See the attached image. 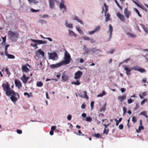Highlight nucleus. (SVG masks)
<instances>
[{
    "mask_svg": "<svg viewBox=\"0 0 148 148\" xmlns=\"http://www.w3.org/2000/svg\"><path fill=\"white\" fill-rule=\"evenodd\" d=\"M83 38L85 40H89L90 38L87 36H83Z\"/></svg>",
    "mask_w": 148,
    "mask_h": 148,
    "instance_id": "obj_54",
    "label": "nucleus"
},
{
    "mask_svg": "<svg viewBox=\"0 0 148 148\" xmlns=\"http://www.w3.org/2000/svg\"><path fill=\"white\" fill-rule=\"evenodd\" d=\"M123 126L122 124H120L119 126V128L120 130H122L123 128Z\"/></svg>",
    "mask_w": 148,
    "mask_h": 148,
    "instance_id": "obj_64",
    "label": "nucleus"
},
{
    "mask_svg": "<svg viewBox=\"0 0 148 148\" xmlns=\"http://www.w3.org/2000/svg\"><path fill=\"white\" fill-rule=\"evenodd\" d=\"M126 99V95H123L121 96H119L118 97V99L120 101L122 102Z\"/></svg>",
    "mask_w": 148,
    "mask_h": 148,
    "instance_id": "obj_18",
    "label": "nucleus"
},
{
    "mask_svg": "<svg viewBox=\"0 0 148 148\" xmlns=\"http://www.w3.org/2000/svg\"><path fill=\"white\" fill-rule=\"evenodd\" d=\"M56 126H52L51 127V130H52L53 131H54L56 129Z\"/></svg>",
    "mask_w": 148,
    "mask_h": 148,
    "instance_id": "obj_62",
    "label": "nucleus"
},
{
    "mask_svg": "<svg viewBox=\"0 0 148 148\" xmlns=\"http://www.w3.org/2000/svg\"><path fill=\"white\" fill-rule=\"evenodd\" d=\"M31 40L32 41L36 43L38 45L42 44H46L47 43V42L46 41H43V40H36L33 39H31Z\"/></svg>",
    "mask_w": 148,
    "mask_h": 148,
    "instance_id": "obj_10",
    "label": "nucleus"
},
{
    "mask_svg": "<svg viewBox=\"0 0 148 148\" xmlns=\"http://www.w3.org/2000/svg\"><path fill=\"white\" fill-rule=\"evenodd\" d=\"M104 5L105 8V12H107L108 11V6L105 3H104Z\"/></svg>",
    "mask_w": 148,
    "mask_h": 148,
    "instance_id": "obj_46",
    "label": "nucleus"
},
{
    "mask_svg": "<svg viewBox=\"0 0 148 148\" xmlns=\"http://www.w3.org/2000/svg\"><path fill=\"white\" fill-rule=\"evenodd\" d=\"M140 25L142 27L146 34H147L148 33V29L147 27L145 25H143L142 24H140Z\"/></svg>",
    "mask_w": 148,
    "mask_h": 148,
    "instance_id": "obj_22",
    "label": "nucleus"
},
{
    "mask_svg": "<svg viewBox=\"0 0 148 148\" xmlns=\"http://www.w3.org/2000/svg\"><path fill=\"white\" fill-rule=\"evenodd\" d=\"M30 3H37L38 2L36 0H28Z\"/></svg>",
    "mask_w": 148,
    "mask_h": 148,
    "instance_id": "obj_43",
    "label": "nucleus"
},
{
    "mask_svg": "<svg viewBox=\"0 0 148 148\" xmlns=\"http://www.w3.org/2000/svg\"><path fill=\"white\" fill-rule=\"evenodd\" d=\"M109 31L110 33V38L112 36V33L113 31V27L111 25H109Z\"/></svg>",
    "mask_w": 148,
    "mask_h": 148,
    "instance_id": "obj_24",
    "label": "nucleus"
},
{
    "mask_svg": "<svg viewBox=\"0 0 148 148\" xmlns=\"http://www.w3.org/2000/svg\"><path fill=\"white\" fill-rule=\"evenodd\" d=\"M62 78L63 80L65 81H67L69 79L67 75L65 74V72L62 73Z\"/></svg>",
    "mask_w": 148,
    "mask_h": 148,
    "instance_id": "obj_21",
    "label": "nucleus"
},
{
    "mask_svg": "<svg viewBox=\"0 0 148 148\" xmlns=\"http://www.w3.org/2000/svg\"><path fill=\"white\" fill-rule=\"evenodd\" d=\"M71 83L73 84H75L77 85H79L80 84V82L78 80H77L76 82H72Z\"/></svg>",
    "mask_w": 148,
    "mask_h": 148,
    "instance_id": "obj_33",
    "label": "nucleus"
},
{
    "mask_svg": "<svg viewBox=\"0 0 148 148\" xmlns=\"http://www.w3.org/2000/svg\"><path fill=\"white\" fill-rule=\"evenodd\" d=\"M140 67L138 66H134L133 68H132V70L133 69L135 71H138V69Z\"/></svg>",
    "mask_w": 148,
    "mask_h": 148,
    "instance_id": "obj_45",
    "label": "nucleus"
},
{
    "mask_svg": "<svg viewBox=\"0 0 148 148\" xmlns=\"http://www.w3.org/2000/svg\"><path fill=\"white\" fill-rule=\"evenodd\" d=\"M134 10L136 13H137L139 17H141L142 16V15L141 14H140V13L137 9L136 8H135L134 9Z\"/></svg>",
    "mask_w": 148,
    "mask_h": 148,
    "instance_id": "obj_40",
    "label": "nucleus"
},
{
    "mask_svg": "<svg viewBox=\"0 0 148 148\" xmlns=\"http://www.w3.org/2000/svg\"><path fill=\"white\" fill-rule=\"evenodd\" d=\"M71 57L69 53L66 51L65 53L64 56V60L61 62L62 63V64H69L70 62Z\"/></svg>",
    "mask_w": 148,
    "mask_h": 148,
    "instance_id": "obj_3",
    "label": "nucleus"
},
{
    "mask_svg": "<svg viewBox=\"0 0 148 148\" xmlns=\"http://www.w3.org/2000/svg\"><path fill=\"white\" fill-rule=\"evenodd\" d=\"M123 114H124L127 112V109L125 107H123Z\"/></svg>",
    "mask_w": 148,
    "mask_h": 148,
    "instance_id": "obj_55",
    "label": "nucleus"
},
{
    "mask_svg": "<svg viewBox=\"0 0 148 148\" xmlns=\"http://www.w3.org/2000/svg\"><path fill=\"white\" fill-rule=\"evenodd\" d=\"M5 71L6 72V74L9 75L10 74V71H9L8 70V68H5Z\"/></svg>",
    "mask_w": 148,
    "mask_h": 148,
    "instance_id": "obj_58",
    "label": "nucleus"
},
{
    "mask_svg": "<svg viewBox=\"0 0 148 148\" xmlns=\"http://www.w3.org/2000/svg\"><path fill=\"white\" fill-rule=\"evenodd\" d=\"M132 1L138 6L140 7L141 9H143V10H144L145 11V12H146V11L147 10V9L146 8H144L143 6H142V5H140L139 3H137L134 0H133Z\"/></svg>",
    "mask_w": 148,
    "mask_h": 148,
    "instance_id": "obj_19",
    "label": "nucleus"
},
{
    "mask_svg": "<svg viewBox=\"0 0 148 148\" xmlns=\"http://www.w3.org/2000/svg\"><path fill=\"white\" fill-rule=\"evenodd\" d=\"M62 65V63L60 62L55 64H51L50 65V67L51 68L53 69L55 68L59 67Z\"/></svg>",
    "mask_w": 148,
    "mask_h": 148,
    "instance_id": "obj_11",
    "label": "nucleus"
},
{
    "mask_svg": "<svg viewBox=\"0 0 148 148\" xmlns=\"http://www.w3.org/2000/svg\"><path fill=\"white\" fill-rule=\"evenodd\" d=\"M124 70L126 71V74L128 75H129L131 74L130 71L132 70V68L130 69L128 68L125 67L124 68Z\"/></svg>",
    "mask_w": 148,
    "mask_h": 148,
    "instance_id": "obj_23",
    "label": "nucleus"
},
{
    "mask_svg": "<svg viewBox=\"0 0 148 148\" xmlns=\"http://www.w3.org/2000/svg\"><path fill=\"white\" fill-rule=\"evenodd\" d=\"M71 117H72V116H71V115L70 114H69L68 116L67 117V119L68 120L70 121L71 119Z\"/></svg>",
    "mask_w": 148,
    "mask_h": 148,
    "instance_id": "obj_60",
    "label": "nucleus"
},
{
    "mask_svg": "<svg viewBox=\"0 0 148 148\" xmlns=\"http://www.w3.org/2000/svg\"><path fill=\"white\" fill-rule=\"evenodd\" d=\"M78 133L79 134L76 133L75 132H74L77 135H78L79 136H87V135H85L84 134H83L80 130H79L78 131Z\"/></svg>",
    "mask_w": 148,
    "mask_h": 148,
    "instance_id": "obj_35",
    "label": "nucleus"
},
{
    "mask_svg": "<svg viewBox=\"0 0 148 148\" xmlns=\"http://www.w3.org/2000/svg\"><path fill=\"white\" fill-rule=\"evenodd\" d=\"M82 75V72L80 71H78L76 72L75 74L74 78L76 79H78L80 78Z\"/></svg>",
    "mask_w": 148,
    "mask_h": 148,
    "instance_id": "obj_8",
    "label": "nucleus"
},
{
    "mask_svg": "<svg viewBox=\"0 0 148 148\" xmlns=\"http://www.w3.org/2000/svg\"><path fill=\"white\" fill-rule=\"evenodd\" d=\"M10 46V45H7L5 46V54L7 53H8V52L7 51V49L8 47Z\"/></svg>",
    "mask_w": 148,
    "mask_h": 148,
    "instance_id": "obj_49",
    "label": "nucleus"
},
{
    "mask_svg": "<svg viewBox=\"0 0 148 148\" xmlns=\"http://www.w3.org/2000/svg\"><path fill=\"white\" fill-rule=\"evenodd\" d=\"M27 66L30 67V66L28 64H27L22 66V69L23 72L28 73L29 71L30 70L27 67Z\"/></svg>",
    "mask_w": 148,
    "mask_h": 148,
    "instance_id": "obj_7",
    "label": "nucleus"
},
{
    "mask_svg": "<svg viewBox=\"0 0 148 148\" xmlns=\"http://www.w3.org/2000/svg\"><path fill=\"white\" fill-rule=\"evenodd\" d=\"M43 83H42L41 82H38L36 83V85L38 87H41L43 86Z\"/></svg>",
    "mask_w": 148,
    "mask_h": 148,
    "instance_id": "obj_36",
    "label": "nucleus"
},
{
    "mask_svg": "<svg viewBox=\"0 0 148 148\" xmlns=\"http://www.w3.org/2000/svg\"><path fill=\"white\" fill-rule=\"evenodd\" d=\"M116 15L121 21L123 22L125 21V16L124 15L121 14L119 12L116 13Z\"/></svg>",
    "mask_w": 148,
    "mask_h": 148,
    "instance_id": "obj_6",
    "label": "nucleus"
},
{
    "mask_svg": "<svg viewBox=\"0 0 148 148\" xmlns=\"http://www.w3.org/2000/svg\"><path fill=\"white\" fill-rule=\"evenodd\" d=\"M14 81L15 86L16 87H17L19 88L22 87L21 83L19 80L15 79Z\"/></svg>",
    "mask_w": 148,
    "mask_h": 148,
    "instance_id": "obj_14",
    "label": "nucleus"
},
{
    "mask_svg": "<svg viewBox=\"0 0 148 148\" xmlns=\"http://www.w3.org/2000/svg\"><path fill=\"white\" fill-rule=\"evenodd\" d=\"M2 87L4 91L5 92V94L7 96H9L11 95V94L14 93L15 92L13 90H10L8 82H7L6 84H3Z\"/></svg>",
    "mask_w": 148,
    "mask_h": 148,
    "instance_id": "obj_1",
    "label": "nucleus"
},
{
    "mask_svg": "<svg viewBox=\"0 0 148 148\" xmlns=\"http://www.w3.org/2000/svg\"><path fill=\"white\" fill-rule=\"evenodd\" d=\"M147 101V98L144 99L141 102V105H143L145 102Z\"/></svg>",
    "mask_w": 148,
    "mask_h": 148,
    "instance_id": "obj_48",
    "label": "nucleus"
},
{
    "mask_svg": "<svg viewBox=\"0 0 148 148\" xmlns=\"http://www.w3.org/2000/svg\"><path fill=\"white\" fill-rule=\"evenodd\" d=\"M36 55H41L42 57L44 56L45 53L44 52L42 51L40 49H39L36 53Z\"/></svg>",
    "mask_w": 148,
    "mask_h": 148,
    "instance_id": "obj_17",
    "label": "nucleus"
},
{
    "mask_svg": "<svg viewBox=\"0 0 148 148\" xmlns=\"http://www.w3.org/2000/svg\"><path fill=\"white\" fill-rule=\"evenodd\" d=\"M141 73H143L146 71L144 69L140 67L138 69V71Z\"/></svg>",
    "mask_w": 148,
    "mask_h": 148,
    "instance_id": "obj_41",
    "label": "nucleus"
},
{
    "mask_svg": "<svg viewBox=\"0 0 148 148\" xmlns=\"http://www.w3.org/2000/svg\"><path fill=\"white\" fill-rule=\"evenodd\" d=\"M85 120L87 121L90 122L92 121V119L90 117H86Z\"/></svg>",
    "mask_w": 148,
    "mask_h": 148,
    "instance_id": "obj_47",
    "label": "nucleus"
},
{
    "mask_svg": "<svg viewBox=\"0 0 148 148\" xmlns=\"http://www.w3.org/2000/svg\"><path fill=\"white\" fill-rule=\"evenodd\" d=\"M133 102V101L131 98L127 99V102L129 104H130Z\"/></svg>",
    "mask_w": 148,
    "mask_h": 148,
    "instance_id": "obj_57",
    "label": "nucleus"
},
{
    "mask_svg": "<svg viewBox=\"0 0 148 148\" xmlns=\"http://www.w3.org/2000/svg\"><path fill=\"white\" fill-rule=\"evenodd\" d=\"M72 19L73 20H76L78 22L80 23L81 24L83 25V23L82 22V21L79 20L77 17V16H73L72 17Z\"/></svg>",
    "mask_w": 148,
    "mask_h": 148,
    "instance_id": "obj_20",
    "label": "nucleus"
},
{
    "mask_svg": "<svg viewBox=\"0 0 148 148\" xmlns=\"http://www.w3.org/2000/svg\"><path fill=\"white\" fill-rule=\"evenodd\" d=\"M29 78V77H26L25 75L24 74L21 78V79L23 83H26Z\"/></svg>",
    "mask_w": 148,
    "mask_h": 148,
    "instance_id": "obj_15",
    "label": "nucleus"
},
{
    "mask_svg": "<svg viewBox=\"0 0 148 148\" xmlns=\"http://www.w3.org/2000/svg\"><path fill=\"white\" fill-rule=\"evenodd\" d=\"M8 35L9 37L13 41H16V39L18 38V32L10 30L8 32Z\"/></svg>",
    "mask_w": 148,
    "mask_h": 148,
    "instance_id": "obj_2",
    "label": "nucleus"
},
{
    "mask_svg": "<svg viewBox=\"0 0 148 148\" xmlns=\"http://www.w3.org/2000/svg\"><path fill=\"white\" fill-rule=\"evenodd\" d=\"M93 136L96 137L97 138H99L101 137V135L99 134H95L92 135Z\"/></svg>",
    "mask_w": 148,
    "mask_h": 148,
    "instance_id": "obj_38",
    "label": "nucleus"
},
{
    "mask_svg": "<svg viewBox=\"0 0 148 148\" xmlns=\"http://www.w3.org/2000/svg\"><path fill=\"white\" fill-rule=\"evenodd\" d=\"M109 131V129L108 128L107 129L106 128V127H105V128L103 131V133L104 134H107Z\"/></svg>",
    "mask_w": 148,
    "mask_h": 148,
    "instance_id": "obj_39",
    "label": "nucleus"
},
{
    "mask_svg": "<svg viewBox=\"0 0 148 148\" xmlns=\"http://www.w3.org/2000/svg\"><path fill=\"white\" fill-rule=\"evenodd\" d=\"M90 51L93 53H94L97 51H100L98 49H97L96 48H92L90 49Z\"/></svg>",
    "mask_w": 148,
    "mask_h": 148,
    "instance_id": "obj_37",
    "label": "nucleus"
},
{
    "mask_svg": "<svg viewBox=\"0 0 148 148\" xmlns=\"http://www.w3.org/2000/svg\"><path fill=\"white\" fill-rule=\"evenodd\" d=\"M31 11L32 12H37L39 11V10H35L33 8H31Z\"/></svg>",
    "mask_w": 148,
    "mask_h": 148,
    "instance_id": "obj_56",
    "label": "nucleus"
},
{
    "mask_svg": "<svg viewBox=\"0 0 148 148\" xmlns=\"http://www.w3.org/2000/svg\"><path fill=\"white\" fill-rule=\"evenodd\" d=\"M132 121L133 122V123H136L137 121L136 118L135 116L132 117Z\"/></svg>",
    "mask_w": 148,
    "mask_h": 148,
    "instance_id": "obj_50",
    "label": "nucleus"
},
{
    "mask_svg": "<svg viewBox=\"0 0 148 148\" xmlns=\"http://www.w3.org/2000/svg\"><path fill=\"white\" fill-rule=\"evenodd\" d=\"M5 55L7 56L8 58L10 59H14L15 58V56L9 54L8 53L5 54Z\"/></svg>",
    "mask_w": 148,
    "mask_h": 148,
    "instance_id": "obj_27",
    "label": "nucleus"
},
{
    "mask_svg": "<svg viewBox=\"0 0 148 148\" xmlns=\"http://www.w3.org/2000/svg\"><path fill=\"white\" fill-rule=\"evenodd\" d=\"M139 105L138 104L136 103V106L134 108V110H136L139 108Z\"/></svg>",
    "mask_w": 148,
    "mask_h": 148,
    "instance_id": "obj_52",
    "label": "nucleus"
},
{
    "mask_svg": "<svg viewBox=\"0 0 148 148\" xmlns=\"http://www.w3.org/2000/svg\"><path fill=\"white\" fill-rule=\"evenodd\" d=\"M89 40H90V42L92 43H93L95 42V41L93 38H90Z\"/></svg>",
    "mask_w": 148,
    "mask_h": 148,
    "instance_id": "obj_59",
    "label": "nucleus"
},
{
    "mask_svg": "<svg viewBox=\"0 0 148 148\" xmlns=\"http://www.w3.org/2000/svg\"><path fill=\"white\" fill-rule=\"evenodd\" d=\"M66 26L70 28H72L73 27L72 24L70 23H68V24L66 25Z\"/></svg>",
    "mask_w": 148,
    "mask_h": 148,
    "instance_id": "obj_53",
    "label": "nucleus"
},
{
    "mask_svg": "<svg viewBox=\"0 0 148 148\" xmlns=\"http://www.w3.org/2000/svg\"><path fill=\"white\" fill-rule=\"evenodd\" d=\"M69 35L74 36L75 37H76L77 36V35L73 31L70 29L69 30Z\"/></svg>",
    "mask_w": 148,
    "mask_h": 148,
    "instance_id": "obj_26",
    "label": "nucleus"
},
{
    "mask_svg": "<svg viewBox=\"0 0 148 148\" xmlns=\"http://www.w3.org/2000/svg\"><path fill=\"white\" fill-rule=\"evenodd\" d=\"M127 34L129 35L132 38H135L136 37V35L132 33H127Z\"/></svg>",
    "mask_w": 148,
    "mask_h": 148,
    "instance_id": "obj_34",
    "label": "nucleus"
},
{
    "mask_svg": "<svg viewBox=\"0 0 148 148\" xmlns=\"http://www.w3.org/2000/svg\"><path fill=\"white\" fill-rule=\"evenodd\" d=\"M16 132L18 134H21L22 133V131L19 130V129H17L16 130Z\"/></svg>",
    "mask_w": 148,
    "mask_h": 148,
    "instance_id": "obj_63",
    "label": "nucleus"
},
{
    "mask_svg": "<svg viewBox=\"0 0 148 148\" xmlns=\"http://www.w3.org/2000/svg\"><path fill=\"white\" fill-rule=\"evenodd\" d=\"M144 129V127L142 125H140L138 127V130H136V131L137 133H139L140 132L141 130H143Z\"/></svg>",
    "mask_w": 148,
    "mask_h": 148,
    "instance_id": "obj_31",
    "label": "nucleus"
},
{
    "mask_svg": "<svg viewBox=\"0 0 148 148\" xmlns=\"http://www.w3.org/2000/svg\"><path fill=\"white\" fill-rule=\"evenodd\" d=\"M49 57L50 59H52L53 60H56V58L57 57V54L56 53L54 52L51 53H49Z\"/></svg>",
    "mask_w": 148,
    "mask_h": 148,
    "instance_id": "obj_12",
    "label": "nucleus"
},
{
    "mask_svg": "<svg viewBox=\"0 0 148 148\" xmlns=\"http://www.w3.org/2000/svg\"><path fill=\"white\" fill-rule=\"evenodd\" d=\"M141 114L143 115L146 118H148V116H147V115L146 114V113L145 112H142L140 113Z\"/></svg>",
    "mask_w": 148,
    "mask_h": 148,
    "instance_id": "obj_51",
    "label": "nucleus"
},
{
    "mask_svg": "<svg viewBox=\"0 0 148 148\" xmlns=\"http://www.w3.org/2000/svg\"><path fill=\"white\" fill-rule=\"evenodd\" d=\"M106 94V92L104 91H103L102 92V93H101L100 94H99L98 95H97V97H102L103 95H105Z\"/></svg>",
    "mask_w": 148,
    "mask_h": 148,
    "instance_id": "obj_42",
    "label": "nucleus"
},
{
    "mask_svg": "<svg viewBox=\"0 0 148 148\" xmlns=\"http://www.w3.org/2000/svg\"><path fill=\"white\" fill-rule=\"evenodd\" d=\"M100 29V27L99 25L96 26L94 29L92 31H89L88 34L90 35H91L94 34L96 32L99 31Z\"/></svg>",
    "mask_w": 148,
    "mask_h": 148,
    "instance_id": "obj_9",
    "label": "nucleus"
},
{
    "mask_svg": "<svg viewBox=\"0 0 148 148\" xmlns=\"http://www.w3.org/2000/svg\"><path fill=\"white\" fill-rule=\"evenodd\" d=\"M105 16L106 17V21L107 22L108 21H110V15L108 13L105 12Z\"/></svg>",
    "mask_w": 148,
    "mask_h": 148,
    "instance_id": "obj_25",
    "label": "nucleus"
},
{
    "mask_svg": "<svg viewBox=\"0 0 148 148\" xmlns=\"http://www.w3.org/2000/svg\"><path fill=\"white\" fill-rule=\"evenodd\" d=\"M56 1V0H49V7L51 8L52 9L54 7V2Z\"/></svg>",
    "mask_w": 148,
    "mask_h": 148,
    "instance_id": "obj_16",
    "label": "nucleus"
},
{
    "mask_svg": "<svg viewBox=\"0 0 148 148\" xmlns=\"http://www.w3.org/2000/svg\"><path fill=\"white\" fill-rule=\"evenodd\" d=\"M106 103H105L103 106V107H102L100 110V112L104 111L106 109Z\"/></svg>",
    "mask_w": 148,
    "mask_h": 148,
    "instance_id": "obj_28",
    "label": "nucleus"
},
{
    "mask_svg": "<svg viewBox=\"0 0 148 148\" xmlns=\"http://www.w3.org/2000/svg\"><path fill=\"white\" fill-rule=\"evenodd\" d=\"M11 96L10 97V99L13 102H16L17 100V98L16 97L17 96L19 97V95L18 93L15 92L14 93L11 94L10 95Z\"/></svg>",
    "mask_w": 148,
    "mask_h": 148,
    "instance_id": "obj_4",
    "label": "nucleus"
},
{
    "mask_svg": "<svg viewBox=\"0 0 148 148\" xmlns=\"http://www.w3.org/2000/svg\"><path fill=\"white\" fill-rule=\"evenodd\" d=\"M84 95L81 96L80 97L82 98H85L86 99H88V97L87 95V92L86 91H84Z\"/></svg>",
    "mask_w": 148,
    "mask_h": 148,
    "instance_id": "obj_30",
    "label": "nucleus"
},
{
    "mask_svg": "<svg viewBox=\"0 0 148 148\" xmlns=\"http://www.w3.org/2000/svg\"><path fill=\"white\" fill-rule=\"evenodd\" d=\"M64 0H61V2L60 4V8L61 9L64 8V11L65 12L66 11V7L64 4Z\"/></svg>",
    "mask_w": 148,
    "mask_h": 148,
    "instance_id": "obj_13",
    "label": "nucleus"
},
{
    "mask_svg": "<svg viewBox=\"0 0 148 148\" xmlns=\"http://www.w3.org/2000/svg\"><path fill=\"white\" fill-rule=\"evenodd\" d=\"M83 47V49L85 53L87 54H88L90 51L89 49L86 47V45H84Z\"/></svg>",
    "mask_w": 148,
    "mask_h": 148,
    "instance_id": "obj_29",
    "label": "nucleus"
},
{
    "mask_svg": "<svg viewBox=\"0 0 148 148\" xmlns=\"http://www.w3.org/2000/svg\"><path fill=\"white\" fill-rule=\"evenodd\" d=\"M31 46H32L34 47H35L36 48H38V47L37 46L36 44H33L32 43H31Z\"/></svg>",
    "mask_w": 148,
    "mask_h": 148,
    "instance_id": "obj_61",
    "label": "nucleus"
},
{
    "mask_svg": "<svg viewBox=\"0 0 148 148\" xmlns=\"http://www.w3.org/2000/svg\"><path fill=\"white\" fill-rule=\"evenodd\" d=\"M2 38L3 39V41L2 42V44H4V45H5V42L6 40V37L5 36L4 37H2Z\"/></svg>",
    "mask_w": 148,
    "mask_h": 148,
    "instance_id": "obj_44",
    "label": "nucleus"
},
{
    "mask_svg": "<svg viewBox=\"0 0 148 148\" xmlns=\"http://www.w3.org/2000/svg\"><path fill=\"white\" fill-rule=\"evenodd\" d=\"M76 28L77 29V30L78 31V32H79V33L81 34H84V33L81 30V29L80 28L77 26L76 27Z\"/></svg>",
    "mask_w": 148,
    "mask_h": 148,
    "instance_id": "obj_32",
    "label": "nucleus"
},
{
    "mask_svg": "<svg viewBox=\"0 0 148 148\" xmlns=\"http://www.w3.org/2000/svg\"><path fill=\"white\" fill-rule=\"evenodd\" d=\"M124 14L127 18L128 19L130 16H131L132 13L131 11L128 10V8H126L124 10Z\"/></svg>",
    "mask_w": 148,
    "mask_h": 148,
    "instance_id": "obj_5",
    "label": "nucleus"
}]
</instances>
